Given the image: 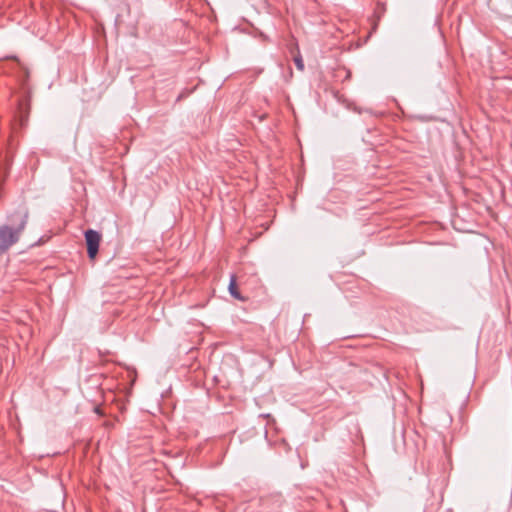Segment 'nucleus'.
<instances>
[{
  "instance_id": "2",
  "label": "nucleus",
  "mask_w": 512,
  "mask_h": 512,
  "mask_svg": "<svg viewBox=\"0 0 512 512\" xmlns=\"http://www.w3.org/2000/svg\"><path fill=\"white\" fill-rule=\"evenodd\" d=\"M85 240L87 244L88 257L90 259H94L99 250L101 235L97 231L89 229L85 232Z\"/></svg>"
},
{
  "instance_id": "7",
  "label": "nucleus",
  "mask_w": 512,
  "mask_h": 512,
  "mask_svg": "<svg viewBox=\"0 0 512 512\" xmlns=\"http://www.w3.org/2000/svg\"><path fill=\"white\" fill-rule=\"evenodd\" d=\"M95 412L100 414L101 413L100 408L99 407H95Z\"/></svg>"
},
{
  "instance_id": "4",
  "label": "nucleus",
  "mask_w": 512,
  "mask_h": 512,
  "mask_svg": "<svg viewBox=\"0 0 512 512\" xmlns=\"http://www.w3.org/2000/svg\"><path fill=\"white\" fill-rule=\"evenodd\" d=\"M29 115V105L26 101L21 100L18 103V117L21 126L26 125Z\"/></svg>"
},
{
  "instance_id": "5",
  "label": "nucleus",
  "mask_w": 512,
  "mask_h": 512,
  "mask_svg": "<svg viewBox=\"0 0 512 512\" xmlns=\"http://www.w3.org/2000/svg\"><path fill=\"white\" fill-rule=\"evenodd\" d=\"M228 290H229V293L231 294V296L233 298H235L237 300H241V301L244 300V298L242 297V295L240 294V292L238 290L237 278H236V276L234 274L230 276V282H229Z\"/></svg>"
},
{
  "instance_id": "6",
  "label": "nucleus",
  "mask_w": 512,
  "mask_h": 512,
  "mask_svg": "<svg viewBox=\"0 0 512 512\" xmlns=\"http://www.w3.org/2000/svg\"><path fill=\"white\" fill-rule=\"evenodd\" d=\"M294 63L300 71L304 70V62L301 55H297L294 57Z\"/></svg>"
},
{
  "instance_id": "1",
  "label": "nucleus",
  "mask_w": 512,
  "mask_h": 512,
  "mask_svg": "<svg viewBox=\"0 0 512 512\" xmlns=\"http://www.w3.org/2000/svg\"><path fill=\"white\" fill-rule=\"evenodd\" d=\"M28 219L29 210L25 205H20L16 210L7 215L9 224L0 225V256L19 242L27 226Z\"/></svg>"
},
{
  "instance_id": "3",
  "label": "nucleus",
  "mask_w": 512,
  "mask_h": 512,
  "mask_svg": "<svg viewBox=\"0 0 512 512\" xmlns=\"http://www.w3.org/2000/svg\"><path fill=\"white\" fill-rule=\"evenodd\" d=\"M282 504L281 497L274 496L264 501L263 508L265 512H281Z\"/></svg>"
}]
</instances>
